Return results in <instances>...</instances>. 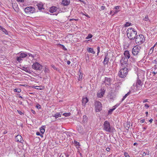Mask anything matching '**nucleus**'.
<instances>
[{
  "instance_id": "nucleus-2",
  "label": "nucleus",
  "mask_w": 157,
  "mask_h": 157,
  "mask_svg": "<svg viewBox=\"0 0 157 157\" xmlns=\"http://www.w3.org/2000/svg\"><path fill=\"white\" fill-rule=\"evenodd\" d=\"M103 129L108 132H113L114 131L115 129L111 127L109 121H105L103 125Z\"/></svg>"
},
{
  "instance_id": "nucleus-29",
  "label": "nucleus",
  "mask_w": 157,
  "mask_h": 157,
  "mask_svg": "<svg viewBox=\"0 0 157 157\" xmlns=\"http://www.w3.org/2000/svg\"><path fill=\"white\" fill-rule=\"evenodd\" d=\"M71 113H65L63 114V115L66 117L69 116L70 115Z\"/></svg>"
},
{
  "instance_id": "nucleus-4",
  "label": "nucleus",
  "mask_w": 157,
  "mask_h": 157,
  "mask_svg": "<svg viewBox=\"0 0 157 157\" xmlns=\"http://www.w3.org/2000/svg\"><path fill=\"white\" fill-rule=\"evenodd\" d=\"M128 69L126 67H124L121 69L118 72V75L120 77L124 78L128 74Z\"/></svg>"
},
{
  "instance_id": "nucleus-5",
  "label": "nucleus",
  "mask_w": 157,
  "mask_h": 157,
  "mask_svg": "<svg viewBox=\"0 0 157 157\" xmlns=\"http://www.w3.org/2000/svg\"><path fill=\"white\" fill-rule=\"evenodd\" d=\"M135 38V42L138 44H142L144 41L145 38L142 34L137 35Z\"/></svg>"
},
{
  "instance_id": "nucleus-33",
  "label": "nucleus",
  "mask_w": 157,
  "mask_h": 157,
  "mask_svg": "<svg viewBox=\"0 0 157 157\" xmlns=\"http://www.w3.org/2000/svg\"><path fill=\"white\" fill-rule=\"evenodd\" d=\"M143 20L147 21H149V19L148 16H145V17L143 18Z\"/></svg>"
},
{
  "instance_id": "nucleus-8",
  "label": "nucleus",
  "mask_w": 157,
  "mask_h": 157,
  "mask_svg": "<svg viewBox=\"0 0 157 157\" xmlns=\"http://www.w3.org/2000/svg\"><path fill=\"white\" fill-rule=\"evenodd\" d=\"M95 108L96 112H99L102 109V105L101 103L98 101L95 102Z\"/></svg>"
},
{
  "instance_id": "nucleus-1",
  "label": "nucleus",
  "mask_w": 157,
  "mask_h": 157,
  "mask_svg": "<svg viewBox=\"0 0 157 157\" xmlns=\"http://www.w3.org/2000/svg\"><path fill=\"white\" fill-rule=\"evenodd\" d=\"M127 35L128 37L130 40H134L136 36L137 32L132 28H128L127 30Z\"/></svg>"
},
{
  "instance_id": "nucleus-52",
  "label": "nucleus",
  "mask_w": 157,
  "mask_h": 157,
  "mask_svg": "<svg viewBox=\"0 0 157 157\" xmlns=\"http://www.w3.org/2000/svg\"><path fill=\"white\" fill-rule=\"evenodd\" d=\"M39 87V86H36L35 87V88L36 89H40L39 88H38V87Z\"/></svg>"
},
{
  "instance_id": "nucleus-19",
  "label": "nucleus",
  "mask_w": 157,
  "mask_h": 157,
  "mask_svg": "<svg viewBox=\"0 0 157 157\" xmlns=\"http://www.w3.org/2000/svg\"><path fill=\"white\" fill-rule=\"evenodd\" d=\"M88 99L87 98H83L82 100V105L85 106L86 104L88 101Z\"/></svg>"
},
{
  "instance_id": "nucleus-55",
  "label": "nucleus",
  "mask_w": 157,
  "mask_h": 157,
  "mask_svg": "<svg viewBox=\"0 0 157 157\" xmlns=\"http://www.w3.org/2000/svg\"><path fill=\"white\" fill-rule=\"evenodd\" d=\"M147 99H145V100H144L143 101V103H145V102H147Z\"/></svg>"
},
{
  "instance_id": "nucleus-60",
  "label": "nucleus",
  "mask_w": 157,
  "mask_h": 157,
  "mask_svg": "<svg viewBox=\"0 0 157 157\" xmlns=\"http://www.w3.org/2000/svg\"><path fill=\"white\" fill-rule=\"evenodd\" d=\"M52 68L54 69H56V67H55V66H53L52 67Z\"/></svg>"
},
{
  "instance_id": "nucleus-51",
  "label": "nucleus",
  "mask_w": 157,
  "mask_h": 157,
  "mask_svg": "<svg viewBox=\"0 0 157 157\" xmlns=\"http://www.w3.org/2000/svg\"><path fill=\"white\" fill-rule=\"evenodd\" d=\"M70 63H71L70 61L68 60L67 61V64L69 65L70 64Z\"/></svg>"
},
{
  "instance_id": "nucleus-21",
  "label": "nucleus",
  "mask_w": 157,
  "mask_h": 157,
  "mask_svg": "<svg viewBox=\"0 0 157 157\" xmlns=\"http://www.w3.org/2000/svg\"><path fill=\"white\" fill-rule=\"evenodd\" d=\"M0 30L2 31L6 34L7 35L8 33L6 30L1 26H0Z\"/></svg>"
},
{
  "instance_id": "nucleus-37",
  "label": "nucleus",
  "mask_w": 157,
  "mask_h": 157,
  "mask_svg": "<svg viewBox=\"0 0 157 157\" xmlns=\"http://www.w3.org/2000/svg\"><path fill=\"white\" fill-rule=\"evenodd\" d=\"M14 92L19 93L21 91V90L20 89H15L14 90Z\"/></svg>"
},
{
  "instance_id": "nucleus-17",
  "label": "nucleus",
  "mask_w": 157,
  "mask_h": 157,
  "mask_svg": "<svg viewBox=\"0 0 157 157\" xmlns=\"http://www.w3.org/2000/svg\"><path fill=\"white\" fill-rule=\"evenodd\" d=\"M124 55L125 58L129 59L130 57V55L128 51L126 50L124 51Z\"/></svg>"
},
{
  "instance_id": "nucleus-39",
  "label": "nucleus",
  "mask_w": 157,
  "mask_h": 157,
  "mask_svg": "<svg viewBox=\"0 0 157 157\" xmlns=\"http://www.w3.org/2000/svg\"><path fill=\"white\" fill-rule=\"evenodd\" d=\"M124 156L125 157H130V156L129 155H128V154L126 152H124Z\"/></svg>"
},
{
  "instance_id": "nucleus-48",
  "label": "nucleus",
  "mask_w": 157,
  "mask_h": 157,
  "mask_svg": "<svg viewBox=\"0 0 157 157\" xmlns=\"http://www.w3.org/2000/svg\"><path fill=\"white\" fill-rule=\"evenodd\" d=\"M110 149L109 148V147H107L106 149V150L108 151H110Z\"/></svg>"
},
{
  "instance_id": "nucleus-16",
  "label": "nucleus",
  "mask_w": 157,
  "mask_h": 157,
  "mask_svg": "<svg viewBox=\"0 0 157 157\" xmlns=\"http://www.w3.org/2000/svg\"><path fill=\"white\" fill-rule=\"evenodd\" d=\"M36 6L39 10H41L42 9H44V8L43 7V4L42 2H40L38 3L36 5Z\"/></svg>"
},
{
  "instance_id": "nucleus-35",
  "label": "nucleus",
  "mask_w": 157,
  "mask_h": 157,
  "mask_svg": "<svg viewBox=\"0 0 157 157\" xmlns=\"http://www.w3.org/2000/svg\"><path fill=\"white\" fill-rule=\"evenodd\" d=\"M87 117L86 116H83V121L84 122H85L87 121Z\"/></svg>"
},
{
  "instance_id": "nucleus-53",
  "label": "nucleus",
  "mask_w": 157,
  "mask_h": 157,
  "mask_svg": "<svg viewBox=\"0 0 157 157\" xmlns=\"http://www.w3.org/2000/svg\"><path fill=\"white\" fill-rule=\"evenodd\" d=\"M36 134L37 136H40V133L39 132H37L36 133Z\"/></svg>"
},
{
  "instance_id": "nucleus-38",
  "label": "nucleus",
  "mask_w": 157,
  "mask_h": 157,
  "mask_svg": "<svg viewBox=\"0 0 157 157\" xmlns=\"http://www.w3.org/2000/svg\"><path fill=\"white\" fill-rule=\"evenodd\" d=\"M121 101L120 103L119 104H117L116 105H115L114 106H113V108H114L115 109L117 108V107L120 105V103H121Z\"/></svg>"
},
{
  "instance_id": "nucleus-41",
  "label": "nucleus",
  "mask_w": 157,
  "mask_h": 157,
  "mask_svg": "<svg viewBox=\"0 0 157 157\" xmlns=\"http://www.w3.org/2000/svg\"><path fill=\"white\" fill-rule=\"evenodd\" d=\"M36 107L37 108L40 109V106L39 105H38L36 106Z\"/></svg>"
},
{
  "instance_id": "nucleus-34",
  "label": "nucleus",
  "mask_w": 157,
  "mask_h": 157,
  "mask_svg": "<svg viewBox=\"0 0 157 157\" xmlns=\"http://www.w3.org/2000/svg\"><path fill=\"white\" fill-rule=\"evenodd\" d=\"M28 55H29V57H31L33 58L35 56H36V55H32L30 53H27Z\"/></svg>"
},
{
  "instance_id": "nucleus-28",
  "label": "nucleus",
  "mask_w": 157,
  "mask_h": 157,
  "mask_svg": "<svg viewBox=\"0 0 157 157\" xmlns=\"http://www.w3.org/2000/svg\"><path fill=\"white\" fill-rule=\"evenodd\" d=\"M154 49L153 48V47H151L149 50V52L148 53V54L150 55V54H152V53L153 52Z\"/></svg>"
},
{
  "instance_id": "nucleus-3",
  "label": "nucleus",
  "mask_w": 157,
  "mask_h": 157,
  "mask_svg": "<svg viewBox=\"0 0 157 157\" xmlns=\"http://www.w3.org/2000/svg\"><path fill=\"white\" fill-rule=\"evenodd\" d=\"M27 53H25L24 52H21L17 54L16 60L21 63L23 61V59L27 57Z\"/></svg>"
},
{
  "instance_id": "nucleus-9",
  "label": "nucleus",
  "mask_w": 157,
  "mask_h": 157,
  "mask_svg": "<svg viewBox=\"0 0 157 157\" xmlns=\"http://www.w3.org/2000/svg\"><path fill=\"white\" fill-rule=\"evenodd\" d=\"M32 67L35 70L40 71L42 68V66L38 62H35L33 63Z\"/></svg>"
},
{
  "instance_id": "nucleus-61",
  "label": "nucleus",
  "mask_w": 157,
  "mask_h": 157,
  "mask_svg": "<svg viewBox=\"0 0 157 157\" xmlns=\"http://www.w3.org/2000/svg\"><path fill=\"white\" fill-rule=\"evenodd\" d=\"M62 45L63 46L64 50H66V48H65V46L63 45Z\"/></svg>"
},
{
  "instance_id": "nucleus-47",
  "label": "nucleus",
  "mask_w": 157,
  "mask_h": 157,
  "mask_svg": "<svg viewBox=\"0 0 157 157\" xmlns=\"http://www.w3.org/2000/svg\"><path fill=\"white\" fill-rule=\"evenodd\" d=\"M17 2H24V0H16Z\"/></svg>"
},
{
  "instance_id": "nucleus-22",
  "label": "nucleus",
  "mask_w": 157,
  "mask_h": 157,
  "mask_svg": "<svg viewBox=\"0 0 157 157\" xmlns=\"http://www.w3.org/2000/svg\"><path fill=\"white\" fill-rule=\"evenodd\" d=\"M87 50L89 52L93 54H94L95 53V52L94 51L93 48H88Z\"/></svg>"
},
{
  "instance_id": "nucleus-46",
  "label": "nucleus",
  "mask_w": 157,
  "mask_h": 157,
  "mask_svg": "<svg viewBox=\"0 0 157 157\" xmlns=\"http://www.w3.org/2000/svg\"><path fill=\"white\" fill-rule=\"evenodd\" d=\"M105 9V7L104 6H101V10H104Z\"/></svg>"
},
{
  "instance_id": "nucleus-18",
  "label": "nucleus",
  "mask_w": 157,
  "mask_h": 157,
  "mask_svg": "<svg viewBox=\"0 0 157 157\" xmlns=\"http://www.w3.org/2000/svg\"><path fill=\"white\" fill-rule=\"evenodd\" d=\"M21 69L29 74L31 73V71L28 67H23L21 68Z\"/></svg>"
},
{
  "instance_id": "nucleus-63",
  "label": "nucleus",
  "mask_w": 157,
  "mask_h": 157,
  "mask_svg": "<svg viewBox=\"0 0 157 157\" xmlns=\"http://www.w3.org/2000/svg\"><path fill=\"white\" fill-rule=\"evenodd\" d=\"M48 71V69H46L45 70V71L47 72Z\"/></svg>"
},
{
  "instance_id": "nucleus-62",
  "label": "nucleus",
  "mask_w": 157,
  "mask_h": 157,
  "mask_svg": "<svg viewBox=\"0 0 157 157\" xmlns=\"http://www.w3.org/2000/svg\"><path fill=\"white\" fill-rule=\"evenodd\" d=\"M84 15H85L86 17H89V15H87V14H86V15L84 14Z\"/></svg>"
},
{
  "instance_id": "nucleus-6",
  "label": "nucleus",
  "mask_w": 157,
  "mask_h": 157,
  "mask_svg": "<svg viewBox=\"0 0 157 157\" xmlns=\"http://www.w3.org/2000/svg\"><path fill=\"white\" fill-rule=\"evenodd\" d=\"M141 47L139 46L136 45L132 49V53L134 56H137L140 52Z\"/></svg>"
},
{
  "instance_id": "nucleus-45",
  "label": "nucleus",
  "mask_w": 157,
  "mask_h": 157,
  "mask_svg": "<svg viewBox=\"0 0 157 157\" xmlns=\"http://www.w3.org/2000/svg\"><path fill=\"white\" fill-rule=\"evenodd\" d=\"M152 73L154 74L153 76H155V74L157 73V72H155V71H152Z\"/></svg>"
},
{
  "instance_id": "nucleus-56",
  "label": "nucleus",
  "mask_w": 157,
  "mask_h": 157,
  "mask_svg": "<svg viewBox=\"0 0 157 157\" xmlns=\"http://www.w3.org/2000/svg\"><path fill=\"white\" fill-rule=\"evenodd\" d=\"M146 155V153L145 152H144L143 153V156H145Z\"/></svg>"
},
{
  "instance_id": "nucleus-42",
  "label": "nucleus",
  "mask_w": 157,
  "mask_h": 157,
  "mask_svg": "<svg viewBox=\"0 0 157 157\" xmlns=\"http://www.w3.org/2000/svg\"><path fill=\"white\" fill-rule=\"evenodd\" d=\"M81 127H80V130L78 129V130L80 133H82V131L81 130Z\"/></svg>"
},
{
  "instance_id": "nucleus-27",
  "label": "nucleus",
  "mask_w": 157,
  "mask_h": 157,
  "mask_svg": "<svg viewBox=\"0 0 157 157\" xmlns=\"http://www.w3.org/2000/svg\"><path fill=\"white\" fill-rule=\"evenodd\" d=\"M99 91L101 93V94H102V95L103 96V95H104V94L105 92V90L104 88H102L101 89L100 91Z\"/></svg>"
},
{
  "instance_id": "nucleus-43",
  "label": "nucleus",
  "mask_w": 157,
  "mask_h": 157,
  "mask_svg": "<svg viewBox=\"0 0 157 157\" xmlns=\"http://www.w3.org/2000/svg\"><path fill=\"white\" fill-rule=\"evenodd\" d=\"M75 144L76 145H79V143L77 141H75Z\"/></svg>"
},
{
  "instance_id": "nucleus-30",
  "label": "nucleus",
  "mask_w": 157,
  "mask_h": 157,
  "mask_svg": "<svg viewBox=\"0 0 157 157\" xmlns=\"http://www.w3.org/2000/svg\"><path fill=\"white\" fill-rule=\"evenodd\" d=\"M115 108L113 107V109H110L108 113L109 114H111L113 111L115 110Z\"/></svg>"
},
{
  "instance_id": "nucleus-15",
  "label": "nucleus",
  "mask_w": 157,
  "mask_h": 157,
  "mask_svg": "<svg viewBox=\"0 0 157 157\" xmlns=\"http://www.w3.org/2000/svg\"><path fill=\"white\" fill-rule=\"evenodd\" d=\"M58 9H59V8H57L55 6H52L50 8L49 11L50 13H53L56 12Z\"/></svg>"
},
{
  "instance_id": "nucleus-54",
  "label": "nucleus",
  "mask_w": 157,
  "mask_h": 157,
  "mask_svg": "<svg viewBox=\"0 0 157 157\" xmlns=\"http://www.w3.org/2000/svg\"><path fill=\"white\" fill-rule=\"evenodd\" d=\"M157 45V42L154 45L153 47H153V48L154 49V47L156 46V45Z\"/></svg>"
},
{
  "instance_id": "nucleus-58",
  "label": "nucleus",
  "mask_w": 157,
  "mask_h": 157,
  "mask_svg": "<svg viewBox=\"0 0 157 157\" xmlns=\"http://www.w3.org/2000/svg\"><path fill=\"white\" fill-rule=\"evenodd\" d=\"M153 121V119H151L149 121L151 123L152 122V121Z\"/></svg>"
},
{
  "instance_id": "nucleus-12",
  "label": "nucleus",
  "mask_w": 157,
  "mask_h": 157,
  "mask_svg": "<svg viewBox=\"0 0 157 157\" xmlns=\"http://www.w3.org/2000/svg\"><path fill=\"white\" fill-rule=\"evenodd\" d=\"M15 140L16 141L21 143H22L24 141L22 137L19 135H18L15 137Z\"/></svg>"
},
{
  "instance_id": "nucleus-24",
  "label": "nucleus",
  "mask_w": 157,
  "mask_h": 157,
  "mask_svg": "<svg viewBox=\"0 0 157 157\" xmlns=\"http://www.w3.org/2000/svg\"><path fill=\"white\" fill-rule=\"evenodd\" d=\"M79 78H78V79L79 81L81 80L82 79V78L83 77V74L81 72H79Z\"/></svg>"
},
{
  "instance_id": "nucleus-50",
  "label": "nucleus",
  "mask_w": 157,
  "mask_h": 157,
  "mask_svg": "<svg viewBox=\"0 0 157 157\" xmlns=\"http://www.w3.org/2000/svg\"><path fill=\"white\" fill-rule=\"evenodd\" d=\"M145 106L147 107V109L149 107V105L147 104H145Z\"/></svg>"
},
{
  "instance_id": "nucleus-40",
  "label": "nucleus",
  "mask_w": 157,
  "mask_h": 157,
  "mask_svg": "<svg viewBox=\"0 0 157 157\" xmlns=\"http://www.w3.org/2000/svg\"><path fill=\"white\" fill-rule=\"evenodd\" d=\"M97 52H98V53H99L100 52V48L99 46H98L97 47Z\"/></svg>"
},
{
  "instance_id": "nucleus-7",
  "label": "nucleus",
  "mask_w": 157,
  "mask_h": 157,
  "mask_svg": "<svg viewBox=\"0 0 157 157\" xmlns=\"http://www.w3.org/2000/svg\"><path fill=\"white\" fill-rule=\"evenodd\" d=\"M24 11L26 13L28 14L33 13L35 12V8L31 6L27 7L24 9Z\"/></svg>"
},
{
  "instance_id": "nucleus-36",
  "label": "nucleus",
  "mask_w": 157,
  "mask_h": 157,
  "mask_svg": "<svg viewBox=\"0 0 157 157\" xmlns=\"http://www.w3.org/2000/svg\"><path fill=\"white\" fill-rule=\"evenodd\" d=\"M131 25H132V24L131 23L127 22L126 23V24L124 25V26L125 27H128V26Z\"/></svg>"
},
{
  "instance_id": "nucleus-31",
  "label": "nucleus",
  "mask_w": 157,
  "mask_h": 157,
  "mask_svg": "<svg viewBox=\"0 0 157 157\" xmlns=\"http://www.w3.org/2000/svg\"><path fill=\"white\" fill-rule=\"evenodd\" d=\"M101 93H100V92L99 91L98 93L97 94V96L98 98H101L102 97V96L101 94Z\"/></svg>"
},
{
  "instance_id": "nucleus-14",
  "label": "nucleus",
  "mask_w": 157,
  "mask_h": 157,
  "mask_svg": "<svg viewBox=\"0 0 157 157\" xmlns=\"http://www.w3.org/2000/svg\"><path fill=\"white\" fill-rule=\"evenodd\" d=\"M111 80L109 78L107 77L105 78V85H109L111 84Z\"/></svg>"
},
{
  "instance_id": "nucleus-59",
  "label": "nucleus",
  "mask_w": 157,
  "mask_h": 157,
  "mask_svg": "<svg viewBox=\"0 0 157 157\" xmlns=\"http://www.w3.org/2000/svg\"><path fill=\"white\" fill-rule=\"evenodd\" d=\"M32 112L33 114H35V111L33 110H32Z\"/></svg>"
},
{
  "instance_id": "nucleus-32",
  "label": "nucleus",
  "mask_w": 157,
  "mask_h": 157,
  "mask_svg": "<svg viewBox=\"0 0 157 157\" xmlns=\"http://www.w3.org/2000/svg\"><path fill=\"white\" fill-rule=\"evenodd\" d=\"M92 36L93 35L91 34H88V36L86 38V39H90L91 38Z\"/></svg>"
},
{
  "instance_id": "nucleus-10",
  "label": "nucleus",
  "mask_w": 157,
  "mask_h": 157,
  "mask_svg": "<svg viewBox=\"0 0 157 157\" xmlns=\"http://www.w3.org/2000/svg\"><path fill=\"white\" fill-rule=\"evenodd\" d=\"M128 61V59L127 58L124 57H122L120 61L121 66L122 67L127 68L128 67V64L127 63Z\"/></svg>"
},
{
  "instance_id": "nucleus-57",
  "label": "nucleus",
  "mask_w": 157,
  "mask_h": 157,
  "mask_svg": "<svg viewBox=\"0 0 157 157\" xmlns=\"http://www.w3.org/2000/svg\"><path fill=\"white\" fill-rule=\"evenodd\" d=\"M78 152L81 156H82V153H80L79 151H78Z\"/></svg>"
},
{
  "instance_id": "nucleus-44",
  "label": "nucleus",
  "mask_w": 157,
  "mask_h": 157,
  "mask_svg": "<svg viewBox=\"0 0 157 157\" xmlns=\"http://www.w3.org/2000/svg\"><path fill=\"white\" fill-rule=\"evenodd\" d=\"M144 121H145V120L144 119H142L140 121V122L141 123H144Z\"/></svg>"
},
{
  "instance_id": "nucleus-25",
  "label": "nucleus",
  "mask_w": 157,
  "mask_h": 157,
  "mask_svg": "<svg viewBox=\"0 0 157 157\" xmlns=\"http://www.w3.org/2000/svg\"><path fill=\"white\" fill-rule=\"evenodd\" d=\"M53 117H55V118L56 119L59 117H61V114L59 113H56L55 114L54 116H53Z\"/></svg>"
},
{
  "instance_id": "nucleus-26",
  "label": "nucleus",
  "mask_w": 157,
  "mask_h": 157,
  "mask_svg": "<svg viewBox=\"0 0 157 157\" xmlns=\"http://www.w3.org/2000/svg\"><path fill=\"white\" fill-rule=\"evenodd\" d=\"M45 126H43L40 129V132L42 134H43L45 132V129H44Z\"/></svg>"
},
{
  "instance_id": "nucleus-11",
  "label": "nucleus",
  "mask_w": 157,
  "mask_h": 157,
  "mask_svg": "<svg viewBox=\"0 0 157 157\" xmlns=\"http://www.w3.org/2000/svg\"><path fill=\"white\" fill-rule=\"evenodd\" d=\"M143 84V83L139 79H138L136 84V89L138 90L141 89L142 88V86Z\"/></svg>"
},
{
  "instance_id": "nucleus-64",
  "label": "nucleus",
  "mask_w": 157,
  "mask_h": 157,
  "mask_svg": "<svg viewBox=\"0 0 157 157\" xmlns=\"http://www.w3.org/2000/svg\"><path fill=\"white\" fill-rule=\"evenodd\" d=\"M154 62L155 63L157 62V59H155L154 60Z\"/></svg>"
},
{
  "instance_id": "nucleus-49",
  "label": "nucleus",
  "mask_w": 157,
  "mask_h": 157,
  "mask_svg": "<svg viewBox=\"0 0 157 157\" xmlns=\"http://www.w3.org/2000/svg\"><path fill=\"white\" fill-rule=\"evenodd\" d=\"M115 8L116 9V10H118L119 9V6H117L116 7H115Z\"/></svg>"
},
{
  "instance_id": "nucleus-13",
  "label": "nucleus",
  "mask_w": 157,
  "mask_h": 157,
  "mask_svg": "<svg viewBox=\"0 0 157 157\" xmlns=\"http://www.w3.org/2000/svg\"><path fill=\"white\" fill-rule=\"evenodd\" d=\"M70 0H62V4L64 6H67L70 4Z\"/></svg>"
},
{
  "instance_id": "nucleus-20",
  "label": "nucleus",
  "mask_w": 157,
  "mask_h": 157,
  "mask_svg": "<svg viewBox=\"0 0 157 157\" xmlns=\"http://www.w3.org/2000/svg\"><path fill=\"white\" fill-rule=\"evenodd\" d=\"M107 56L108 55H106L103 61V63L104 65L107 64L109 62V58Z\"/></svg>"
},
{
  "instance_id": "nucleus-23",
  "label": "nucleus",
  "mask_w": 157,
  "mask_h": 157,
  "mask_svg": "<svg viewBox=\"0 0 157 157\" xmlns=\"http://www.w3.org/2000/svg\"><path fill=\"white\" fill-rule=\"evenodd\" d=\"M130 93L131 92L130 91L129 92H128L127 94H125V95L124 96H123V98L122 99V100L121 101V102L123 101L127 97V96L130 94Z\"/></svg>"
}]
</instances>
